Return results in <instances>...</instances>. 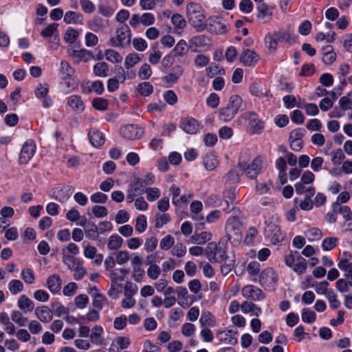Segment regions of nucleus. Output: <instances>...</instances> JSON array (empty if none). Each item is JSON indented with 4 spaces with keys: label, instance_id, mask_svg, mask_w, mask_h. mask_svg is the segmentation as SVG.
<instances>
[{
    "label": "nucleus",
    "instance_id": "nucleus-1",
    "mask_svg": "<svg viewBox=\"0 0 352 352\" xmlns=\"http://www.w3.org/2000/svg\"><path fill=\"white\" fill-rule=\"evenodd\" d=\"M186 14L188 23L193 26L197 32H202L207 28L206 16L201 6L195 3L187 5Z\"/></svg>",
    "mask_w": 352,
    "mask_h": 352
},
{
    "label": "nucleus",
    "instance_id": "nucleus-2",
    "mask_svg": "<svg viewBox=\"0 0 352 352\" xmlns=\"http://www.w3.org/2000/svg\"><path fill=\"white\" fill-rule=\"evenodd\" d=\"M242 98L238 95L230 98L227 106L222 108L219 112L220 119L223 122H229L233 119L242 104Z\"/></svg>",
    "mask_w": 352,
    "mask_h": 352
},
{
    "label": "nucleus",
    "instance_id": "nucleus-3",
    "mask_svg": "<svg viewBox=\"0 0 352 352\" xmlns=\"http://www.w3.org/2000/svg\"><path fill=\"white\" fill-rule=\"evenodd\" d=\"M131 40V30L127 25L123 24L116 29V36L110 39V42L113 47L125 48L130 45Z\"/></svg>",
    "mask_w": 352,
    "mask_h": 352
},
{
    "label": "nucleus",
    "instance_id": "nucleus-4",
    "mask_svg": "<svg viewBox=\"0 0 352 352\" xmlns=\"http://www.w3.org/2000/svg\"><path fill=\"white\" fill-rule=\"evenodd\" d=\"M285 263L292 267L298 274H303L307 270V263L305 258L301 256L298 252H291L285 256Z\"/></svg>",
    "mask_w": 352,
    "mask_h": 352
},
{
    "label": "nucleus",
    "instance_id": "nucleus-5",
    "mask_svg": "<svg viewBox=\"0 0 352 352\" xmlns=\"http://www.w3.org/2000/svg\"><path fill=\"white\" fill-rule=\"evenodd\" d=\"M206 254L208 259L212 263H223L229 256L226 255V251L221 246L214 243H209L207 245Z\"/></svg>",
    "mask_w": 352,
    "mask_h": 352
},
{
    "label": "nucleus",
    "instance_id": "nucleus-6",
    "mask_svg": "<svg viewBox=\"0 0 352 352\" xmlns=\"http://www.w3.org/2000/svg\"><path fill=\"white\" fill-rule=\"evenodd\" d=\"M239 166L241 170L245 172L250 179H254L262 168V160L260 157H256L250 165H247L245 162H239Z\"/></svg>",
    "mask_w": 352,
    "mask_h": 352
},
{
    "label": "nucleus",
    "instance_id": "nucleus-7",
    "mask_svg": "<svg viewBox=\"0 0 352 352\" xmlns=\"http://www.w3.org/2000/svg\"><path fill=\"white\" fill-rule=\"evenodd\" d=\"M226 230L229 239H240L241 225L239 220L235 217L230 218L227 221Z\"/></svg>",
    "mask_w": 352,
    "mask_h": 352
},
{
    "label": "nucleus",
    "instance_id": "nucleus-8",
    "mask_svg": "<svg viewBox=\"0 0 352 352\" xmlns=\"http://www.w3.org/2000/svg\"><path fill=\"white\" fill-rule=\"evenodd\" d=\"M208 31L216 34H223L228 32L226 22L219 17H211L206 23Z\"/></svg>",
    "mask_w": 352,
    "mask_h": 352
},
{
    "label": "nucleus",
    "instance_id": "nucleus-9",
    "mask_svg": "<svg viewBox=\"0 0 352 352\" xmlns=\"http://www.w3.org/2000/svg\"><path fill=\"white\" fill-rule=\"evenodd\" d=\"M36 151V145L32 140L25 142L21 150L19 162L20 164H25L34 156Z\"/></svg>",
    "mask_w": 352,
    "mask_h": 352
},
{
    "label": "nucleus",
    "instance_id": "nucleus-10",
    "mask_svg": "<svg viewBox=\"0 0 352 352\" xmlns=\"http://www.w3.org/2000/svg\"><path fill=\"white\" fill-rule=\"evenodd\" d=\"M122 136L127 140H133L140 138L144 133V130L137 125H125L120 129Z\"/></svg>",
    "mask_w": 352,
    "mask_h": 352
},
{
    "label": "nucleus",
    "instance_id": "nucleus-11",
    "mask_svg": "<svg viewBox=\"0 0 352 352\" xmlns=\"http://www.w3.org/2000/svg\"><path fill=\"white\" fill-rule=\"evenodd\" d=\"M265 232L274 244H278L284 240L285 235L280 228L275 223L267 224Z\"/></svg>",
    "mask_w": 352,
    "mask_h": 352
},
{
    "label": "nucleus",
    "instance_id": "nucleus-12",
    "mask_svg": "<svg viewBox=\"0 0 352 352\" xmlns=\"http://www.w3.org/2000/svg\"><path fill=\"white\" fill-rule=\"evenodd\" d=\"M49 85L46 83L39 84L35 89V96L38 99L43 100V107H50L52 104V98L48 96Z\"/></svg>",
    "mask_w": 352,
    "mask_h": 352
},
{
    "label": "nucleus",
    "instance_id": "nucleus-13",
    "mask_svg": "<svg viewBox=\"0 0 352 352\" xmlns=\"http://www.w3.org/2000/svg\"><path fill=\"white\" fill-rule=\"evenodd\" d=\"M276 281V275L272 268H267L260 274V283L263 286L270 287Z\"/></svg>",
    "mask_w": 352,
    "mask_h": 352
},
{
    "label": "nucleus",
    "instance_id": "nucleus-14",
    "mask_svg": "<svg viewBox=\"0 0 352 352\" xmlns=\"http://www.w3.org/2000/svg\"><path fill=\"white\" fill-rule=\"evenodd\" d=\"M242 294L244 297L254 300L264 298L262 290L258 288H254V286L251 285H246L242 289Z\"/></svg>",
    "mask_w": 352,
    "mask_h": 352
},
{
    "label": "nucleus",
    "instance_id": "nucleus-15",
    "mask_svg": "<svg viewBox=\"0 0 352 352\" xmlns=\"http://www.w3.org/2000/svg\"><path fill=\"white\" fill-rule=\"evenodd\" d=\"M245 118L250 120L249 125L252 133H260L263 129V122L258 119L254 112H248Z\"/></svg>",
    "mask_w": 352,
    "mask_h": 352
},
{
    "label": "nucleus",
    "instance_id": "nucleus-16",
    "mask_svg": "<svg viewBox=\"0 0 352 352\" xmlns=\"http://www.w3.org/2000/svg\"><path fill=\"white\" fill-rule=\"evenodd\" d=\"M35 316L42 322L48 323L53 318L52 310L47 306L37 307L34 311Z\"/></svg>",
    "mask_w": 352,
    "mask_h": 352
},
{
    "label": "nucleus",
    "instance_id": "nucleus-17",
    "mask_svg": "<svg viewBox=\"0 0 352 352\" xmlns=\"http://www.w3.org/2000/svg\"><path fill=\"white\" fill-rule=\"evenodd\" d=\"M180 128L187 133L195 134L199 130V124L194 118H186L182 120Z\"/></svg>",
    "mask_w": 352,
    "mask_h": 352
},
{
    "label": "nucleus",
    "instance_id": "nucleus-18",
    "mask_svg": "<svg viewBox=\"0 0 352 352\" xmlns=\"http://www.w3.org/2000/svg\"><path fill=\"white\" fill-rule=\"evenodd\" d=\"M258 59V55L250 50H244L240 56L241 62L245 66L254 65Z\"/></svg>",
    "mask_w": 352,
    "mask_h": 352
},
{
    "label": "nucleus",
    "instance_id": "nucleus-19",
    "mask_svg": "<svg viewBox=\"0 0 352 352\" xmlns=\"http://www.w3.org/2000/svg\"><path fill=\"white\" fill-rule=\"evenodd\" d=\"M235 334L236 333L232 330L219 331L217 332L219 340L230 344H236L237 343V338L235 337Z\"/></svg>",
    "mask_w": 352,
    "mask_h": 352
},
{
    "label": "nucleus",
    "instance_id": "nucleus-20",
    "mask_svg": "<svg viewBox=\"0 0 352 352\" xmlns=\"http://www.w3.org/2000/svg\"><path fill=\"white\" fill-rule=\"evenodd\" d=\"M67 104L75 111L82 112L85 109V104L81 97L77 95H73L68 98Z\"/></svg>",
    "mask_w": 352,
    "mask_h": 352
},
{
    "label": "nucleus",
    "instance_id": "nucleus-21",
    "mask_svg": "<svg viewBox=\"0 0 352 352\" xmlns=\"http://www.w3.org/2000/svg\"><path fill=\"white\" fill-rule=\"evenodd\" d=\"M299 129L294 130L290 133V147L293 151H299L302 147V140L299 138L300 136Z\"/></svg>",
    "mask_w": 352,
    "mask_h": 352
},
{
    "label": "nucleus",
    "instance_id": "nucleus-22",
    "mask_svg": "<svg viewBox=\"0 0 352 352\" xmlns=\"http://www.w3.org/2000/svg\"><path fill=\"white\" fill-rule=\"evenodd\" d=\"M89 138L91 144L94 147H98L104 143L103 134L98 130H91L89 133Z\"/></svg>",
    "mask_w": 352,
    "mask_h": 352
},
{
    "label": "nucleus",
    "instance_id": "nucleus-23",
    "mask_svg": "<svg viewBox=\"0 0 352 352\" xmlns=\"http://www.w3.org/2000/svg\"><path fill=\"white\" fill-rule=\"evenodd\" d=\"M17 304L19 309L24 312H30L34 308V304L32 300L25 295H22L19 297Z\"/></svg>",
    "mask_w": 352,
    "mask_h": 352
},
{
    "label": "nucleus",
    "instance_id": "nucleus-24",
    "mask_svg": "<svg viewBox=\"0 0 352 352\" xmlns=\"http://www.w3.org/2000/svg\"><path fill=\"white\" fill-rule=\"evenodd\" d=\"M103 333V328L101 326L96 325L91 329V333L89 336L90 341L95 344L99 345L102 344V334Z\"/></svg>",
    "mask_w": 352,
    "mask_h": 352
},
{
    "label": "nucleus",
    "instance_id": "nucleus-25",
    "mask_svg": "<svg viewBox=\"0 0 352 352\" xmlns=\"http://www.w3.org/2000/svg\"><path fill=\"white\" fill-rule=\"evenodd\" d=\"M202 327H212L215 325L214 316L210 311H204L199 318Z\"/></svg>",
    "mask_w": 352,
    "mask_h": 352
},
{
    "label": "nucleus",
    "instance_id": "nucleus-26",
    "mask_svg": "<svg viewBox=\"0 0 352 352\" xmlns=\"http://www.w3.org/2000/svg\"><path fill=\"white\" fill-rule=\"evenodd\" d=\"M212 234L208 232H202L201 233L195 234L190 237V241L192 243L198 244V245H204L207 241H210L211 239Z\"/></svg>",
    "mask_w": 352,
    "mask_h": 352
},
{
    "label": "nucleus",
    "instance_id": "nucleus-27",
    "mask_svg": "<svg viewBox=\"0 0 352 352\" xmlns=\"http://www.w3.org/2000/svg\"><path fill=\"white\" fill-rule=\"evenodd\" d=\"M276 34V38L279 42H284L287 43H292L295 42V37L294 34L288 29L286 31H279Z\"/></svg>",
    "mask_w": 352,
    "mask_h": 352
},
{
    "label": "nucleus",
    "instance_id": "nucleus-28",
    "mask_svg": "<svg viewBox=\"0 0 352 352\" xmlns=\"http://www.w3.org/2000/svg\"><path fill=\"white\" fill-rule=\"evenodd\" d=\"M47 286L49 289L53 292L56 293L58 292L60 289L61 286V279L58 275H52L50 276L47 279Z\"/></svg>",
    "mask_w": 352,
    "mask_h": 352
},
{
    "label": "nucleus",
    "instance_id": "nucleus-29",
    "mask_svg": "<svg viewBox=\"0 0 352 352\" xmlns=\"http://www.w3.org/2000/svg\"><path fill=\"white\" fill-rule=\"evenodd\" d=\"M339 269L344 272V276L349 278L352 276V261L346 258L340 259L338 263Z\"/></svg>",
    "mask_w": 352,
    "mask_h": 352
},
{
    "label": "nucleus",
    "instance_id": "nucleus-30",
    "mask_svg": "<svg viewBox=\"0 0 352 352\" xmlns=\"http://www.w3.org/2000/svg\"><path fill=\"white\" fill-rule=\"evenodd\" d=\"M94 73L98 77H106L109 73V65L105 62L97 63L93 68Z\"/></svg>",
    "mask_w": 352,
    "mask_h": 352
},
{
    "label": "nucleus",
    "instance_id": "nucleus-31",
    "mask_svg": "<svg viewBox=\"0 0 352 352\" xmlns=\"http://www.w3.org/2000/svg\"><path fill=\"white\" fill-rule=\"evenodd\" d=\"M129 273L127 269H115L110 273L111 280L123 282L125 280L126 274Z\"/></svg>",
    "mask_w": 352,
    "mask_h": 352
},
{
    "label": "nucleus",
    "instance_id": "nucleus-32",
    "mask_svg": "<svg viewBox=\"0 0 352 352\" xmlns=\"http://www.w3.org/2000/svg\"><path fill=\"white\" fill-rule=\"evenodd\" d=\"M122 289L123 286L121 282L111 280V287L108 291V294L112 298L116 299L122 293Z\"/></svg>",
    "mask_w": 352,
    "mask_h": 352
},
{
    "label": "nucleus",
    "instance_id": "nucleus-33",
    "mask_svg": "<svg viewBox=\"0 0 352 352\" xmlns=\"http://www.w3.org/2000/svg\"><path fill=\"white\" fill-rule=\"evenodd\" d=\"M123 243V239L118 234L111 235L109 238L107 246L110 250H118Z\"/></svg>",
    "mask_w": 352,
    "mask_h": 352
},
{
    "label": "nucleus",
    "instance_id": "nucleus-34",
    "mask_svg": "<svg viewBox=\"0 0 352 352\" xmlns=\"http://www.w3.org/2000/svg\"><path fill=\"white\" fill-rule=\"evenodd\" d=\"M241 309L243 313H249L253 312L254 315L258 316L261 313V309L260 307H257L255 304L245 301L241 305Z\"/></svg>",
    "mask_w": 352,
    "mask_h": 352
},
{
    "label": "nucleus",
    "instance_id": "nucleus-35",
    "mask_svg": "<svg viewBox=\"0 0 352 352\" xmlns=\"http://www.w3.org/2000/svg\"><path fill=\"white\" fill-rule=\"evenodd\" d=\"M72 55L74 57L78 58V60H82L84 62H87L91 58H94L91 52L85 49L73 50Z\"/></svg>",
    "mask_w": 352,
    "mask_h": 352
},
{
    "label": "nucleus",
    "instance_id": "nucleus-36",
    "mask_svg": "<svg viewBox=\"0 0 352 352\" xmlns=\"http://www.w3.org/2000/svg\"><path fill=\"white\" fill-rule=\"evenodd\" d=\"M85 232L88 238L96 240L98 237V227L91 221L85 229Z\"/></svg>",
    "mask_w": 352,
    "mask_h": 352
},
{
    "label": "nucleus",
    "instance_id": "nucleus-37",
    "mask_svg": "<svg viewBox=\"0 0 352 352\" xmlns=\"http://www.w3.org/2000/svg\"><path fill=\"white\" fill-rule=\"evenodd\" d=\"M104 55L106 59L111 63H120L122 60V56L118 52L112 49L105 50Z\"/></svg>",
    "mask_w": 352,
    "mask_h": 352
},
{
    "label": "nucleus",
    "instance_id": "nucleus-38",
    "mask_svg": "<svg viewBox=\"0 0 352 352\" xmlns=\"http://www.w3.org/2000/svg\"><path fill=\"white\" fill-rule=\"evenodd\" d=\"M204 167L208 170H214L217 166V159L212 155H206L203 159Z\"/></svg>",
    "mask_w": 352,
    "mask_h": 352
},
{
    "label": "nucleus",
    "instance_id": "nucleus-39",
    "mask_svg": "<svg viewBox=\"0 0 352 352\" xmlns=\"http://www.w3.org/2000/svg\"><path fill=\"white\" fill-rule=\"evenodd\" d=\"M91 291L95 292L93 305L95 307L101 309L103 305L107 301V298L102 294L97 292L96 287L91 289Z\"/></svg>",
    "mask_w": 352,
    "mask_h": 352
},
{
    "label": "nucleus",
    "instance_id": "nucleus-40",
    "mask_svg": "<svg viewBox=\"0 0 352 352\" xmlns=\"http://www.w3.org/2000/svg\"><path fill=\"white\" fill-rule=\"evenodd\" d=\"M137 89L140 94L144 96H148L153 90V85L148 82L140 83Z\"/></svg>",
    "mask_w": 352,
    "mask_h": 352
},
{
    "label": "nucleus",
    "instance_id": "nucleus-41",
    "mask_svg": "<svg viewBox=\"0 0 352 352\" xmlns=\"http://www.w3.org/2000/svg\"><path fill=\"white\" fill-rule=\"evenodd\" d=\"M174 243V238L171 235L168 234L161 239L160 246L163 250H168L173 246Z\"/></svg>",
    "mask_w": 352,
    "mask_h": 352
},
{
    "label": "nucleus",
    "instance_id": "nucleus-42",
    "mask_svg": "<svg viewBox=\"0 0 352 352\" xmlns=\"http://www.w3.org/2000/svg\"><path fill=\"white\" fill-rule=\"evenodd\" d=\"M11 319L13 322L18 324L20 327L25 326L28 321L26 318L23 316V314L19 311H14L11 314Z\"/></svg>",
    "mask_w": 352,
    "mask_h": 352
},
{
    "label": "nucleus",
    "instance_id": "nucleus-43",
    "mask_svg": "<svg viewBox=\"0 0 352 352\" xmlns=\"http://www.w3.org/2000/svg\"><path fill=\"white\" fill-rule=\"evenodd\" d=\"M265 41L267 45V47L271 52H275L277 47L278 39L276 38V34L270 35L267 34L265 38Z\"/></svg>",
    "mask_w": 352,
    "mask_h": 352
},
{
    "label": "nucleus",
    "instance_id": "nucleus-44",
    "mask_svg": "<svg viewBox=\"0 0 352 352\" xmlns=\"http://www.w3.org/2000/svg\"><path fill=\"white\" fill-rule=\"evenodd\" d=\"M129 259V253L126 250L118 251L116 254V261L120 265L126 263Z\"/></svg>",
    "mask_w": 352,
    "mask_h": 352
},
{
    "label": "nucleus",
    "instance_id": "nucleus-45",
    "mask_svg": "<svg viewBox=\"0 0 352 352\" xmlns=\"http://www.w3.org/2000/svg\"><path fill=\"white\" fill-rule=\"evenodd\" d=\"M109 102L107 100L102 98H96L93 100L92 105L93 107L99 111H104L108 107Z\"/></svg>",
    "mask_w": 352,
    "mask_h": 352
},
{
    "label": "nucleus",
    "instance_id": "nucleus-46",
    "mask_svg": "<svg viewBox=\"0 0 352 352\" xmlns=\"http://www.w3.org/2000/svg\"><path fill=\"white\" fill-rule=\"evenodd\" d=\"M170 220V217L166 213L157 214L155 217V227L160 228L168 223Z\"/></svg>",
    "mask_w": 352,
    "mask_h": 352
},
{
    "label": "nucleus",
    "instance_id": "nucleus-47",
    "mask_svg": "<svg viewBox=\"0 0 352 352\" xmlns=\"http://www.w3.org/2000/svg\"><path fill=\"white\" fill-rule=\"evenodd\" d=\"M140 60V56L137 54H130L125 58L124 65L126 69H129L135 65Z\"/></svg>",
    "mask_w": 352,
    "mask_h": 352
},
{
    "label": "nucleus",
    "instance_id": "nucleus-48",
    "mask_svg": "<svg viewBox=\"0 0 352 352\" xmlns=\"http://www.w3.org/2000/svg\"><path fill=\"white\" fill-rule=\"evenodd\" d=\"M9 290L13 294H16L23 289V285L19 280H12L8 285Z\"/></svg>",
    "mask_w": 352,
    "mask_h": 352
},
{
    "label": "nucleus",
    "instance_id": "nucleus-49",
    "mask_svg": "<svg viewBox=\"0 0 352 352\" xmlns=\"http://www.w3.org/2000/svg\"><path fill=\"white\" fill-rule=\"evenodd\" d=\"M81 17V14L74 11H69L67 12L64 16V21L67 23H76Z\"/></svg>",
    "mask_w": 352,
    "mask_h": 352
},
{
    "label": "nucleus",
    "instance_id": "nucleus-50",
    "mask_svg": "<svg viewBox=\"0 0 352 352\" xmlns=\"http://www.w3.org/2000/svg\"><path fill=\"white\" fill-rule=\"evenodd\" d=\"M171 21L173 24L179 29H184L186 25V20L179 14H173L171 18Z\"/></svg>",
    "mask_w": 352,
    "mask_h": 352
},
{
    "label": "nucleus",
    "instance_id": "nucleus-51",
    "mask_svg": "<svg viewBox=\"0 0 352 352\" xmlns=\"http://www.w3.org/2000/svg\"><path fill=\"white\" fill-rule=\"evenodd\" d=\"M161 273L160 267L156 264H151L147 269V275L152 280H156Z\"/></svg>",
    "mask_w": 352,
    "mask_h": 352
},
{
    "label": "nucleus",
    "instance_id": "nucleus-52",
    "mask_svg": "<svg viewBox=\"0 0 352 352\" xmlns=\"http://www.w3.org/2000/svg\"><path fill=\"white\" fill-rule=\"evenodd\" d=\"M339 104L340 108L344 111L351 109V105L352 104V92L349 93L346 96L342 97L340 99Z\"/></svg>",
    "mask_w": 352,
    "mask_h": 352
},
{
    "label": "nucleus",
    "instance_id": "nucleus-53",
    "mask_svg": "<svg viewBox=\"0 0 352 352\" xmlns=\"http://www.w3.org/2000/svg\"><path fill=\"white\" fill-rule=\"evenodd\" d=\"M338 239L336 237H329L323 240L322 247L324 251H329L336 246Z\"/></svg>",
    "mask_w": 352,
    "mask_h": 352
},
{
    "label": "nucleus",
    "instance_id": "nucleus-54",
    "mask_svg": "<svg viewBox=\"0 0 352 352\" xmlns=\"http://www.w3.org/2000/svg\"><path fill=\"white\" fill-rule=\"evenodd\" d=\"M145 192L146 193V199L149 201H153L160 196V191L157 188H147Z\"/></svg>",
    "mask_w": 352,
    "mask_h": 352
},
{
    "label": "nucleus",
    "instance_id": "nucleus-55",
    "mask_svg": "<svg viewBox=\"0 0 352 352\" xmlns=\"http://www.w3.org/2000/svg\"><path fill=\"white\" fill-rule=\"evenodd\" d=\"M147 227L146 218L144 215H140L136 219L135 229L139 232L145 231Z\"/></svg>",
    "mask_w": 352,
    "mask_h": 352
},
{
    "label": "nucleus",
    "instance_id": "nucleus-56",
    "mask_svg": "<svg viewBox=\"0 0 352 352\" xmlns=\"http://www.w3.org/2000/svg\"><path fill=\"white\" fill-rule=\"evenodd\" d=\"M60 72L64 78H69L73 75L74 70L67 61L63 60L60 63Z\"/></svg>",
    "mask_w": 352,
    "mask_h": 352
},
{
    "label": "nucleus",
    "instance_id": "nucleus-57",
    "mask_svg": "<svg viewBox=\"0 0 352 352\" xmlns=\"http://www.w3.org/2000/svg\"><path fill=\"white\" fill-rule=\"evenodd\" d=\"M63 260L64 263L71 270H74L77 265L80 263L76 258L70 255H63Z\"/></svg>",
    "mask_w": 352,
    "mask_h": 352
},
{
    "label": "nucleus",
    "instance_id": "nucleus-58",
    "mask_svg": "<svg viewBox=\"0 0 352 352\" xmlns=\"http://www.w3.org/2000/svg\"><path fill=\"white\" fill-rule=\"evenodd\" d=\"M186 43L184 40H181L175 45L173 52L175 56H183L187 52Z\"/></svg>",
    "mask_w": 352,
    "mask_h": 352
},
{
    "label": "nucleus",
    "instance_id": "nucleus-59",
    "mask_svg": "<svg viewBox=\"0 0 352 352\" xmlns=\"http://www.w3.org/2000/svg\"><path fill=\"white\" fill-rule=\"evenodd\" d=\"M127 324V318L125 315L116 317L113 322V327L117 330H121L125 328Z\"/></svg>",
    "mask_w": 352,
    "mask_h": 352
},
{
    "label": "nucleus",
    "instance_id": "nucleus-60",
    "mask_svg": "<svg viewBox=\"0 0 352 352\" xmlns=\"http://www.w3.org/2000/svg\"><path fill=\"white\" fill-rule=\"evenodd\" d=\"M183 74V69L178 67L177 71L175 73H170L164 77V80L168 83H175L177 81L179 76Z\"/></svg>",
    "mask_w": 352,
    "mask_h": 352
},
{
    "label": "nucleus",
    "instance_id": "nucleus-61",
    "mask_svg": "<svg viewBox=\"0 0 352 352\" xmlns=\"http://www.w3.org/2000/svg\"><path fill=\"white\" fill-rule=\"evenodd\" d=\"M152 71L149 65L145 63L142 65L139 71V76L144 80L148 79L151 76Z\"/></svg>",
    "mask_w": 352,
    "mask_h": 352
},
{
    "label": "nucleus",
    "instance_id": "nucleus-62",
    "mask_svg": "<svg viewBox=\"0 0 352 352\" xmlns=\"http://www.w3.org/2000/svg\"><path fill=\"white\" fill-rule=\"evenodd\" d=\"M302 320L307 323H311L316 320V314L307 309L302 310Z\"/></svg>",
    "mask_w": 352,
    "mask_h": 352
},
{
    "label": "nucleus",
    "instance_id": "nucleus-63",
    "mask_svg": "<svg viewBox=\"0 0 352 352\" xmlns=\"http://www.w3.org/2000/svg\"><path fill=\"white\" fill-rule=\"evenodd\" d=\"M158 241L155 236H152L146 240L144 243V248L146 252H153L157 248Z\"/></svg>",
    "mask_w": 352,
    "mask_h": 352
},
{
    "label": "nucleus",
    "instance_id": "nucleus-64",
    "mask_svg": "<svg viewBox=\"0 0 352 352\" xmlns=\"http://www.w3.org/2000/svg\"><path fill=\"white\" fill-rule=\"evenodd\" d=\"M78 36V32L74 29H69L65 34V40L69 43H74Z\"/></svg>",
    "mask_w": 352,
    "mask_h": 352
}]
</instances>
